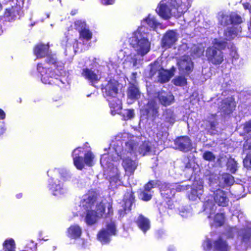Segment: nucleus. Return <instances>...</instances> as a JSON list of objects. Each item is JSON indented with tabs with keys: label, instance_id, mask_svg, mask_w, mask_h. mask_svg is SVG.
<instances>
[{
	"label": "nucleus",
	"instance_id": "obj_16",
	"mask_svg": "<svg viewBox=\"0 0 251 251\" xmlns=\"http://www.w3.org/2000/svg\"><path fill=\"white\" fill-rule=\"evenodd\" d=\"M177 39L176 32L173 30H169L162 37L161 43V47L166 49L170 48L175 44Z\"/></svg>",
	"mask_w": 251,
	"mask_h": 251
},
{
	"label": "nucleus",
	"instance_id": "obj_43",
	"mask_svg": "<svg viewBox=\"0 0 251 251\" xmlns=\"http://www.w3.org/2000/svg\"><path fill=\"white\" fill-rule=\"evenodd\" d=\"M174 84L176 86H182L187 84V79L183 76H178L173 79Z\"/></svg>",
	"mask_w": 251,
	"mask_h": 251
},
{
	"label": "nucleus",
	"instance_id": "obj_34",
	"mask_svg": "<svg viewBox=\"0 0 251 251\" xmlns=\"http://www.w3.org/2000/svg\"><path fill=\"white\" fill-rule=\"evenodd\" d=\"M150 69L149 71V75L151 77L154 76L157 72H159L162 67L161 66L160 63L157 60H155L150 64Z\"/></svg>",
	"mask_w": 251,
	"mask_h": 251
},
{
	"label": "nucleus",
	"instance_id": "obj_17",
	"mask_svg": "<svg viewBox=\"0 0 251 251\" xmlns=\"http://www.w3.org/2000/svg\"><path fill=\"white\" fill-rule=\"evenodd\" d=\"M227 195V192L221 189L216 190L213 193L215 202L220 206H228L229 200Z\"/></svg>",
	"mask_w": 251,
	"mask_h": 251
},
{
	"label": "nucleus",
	"instance_id": "obj_49",
	"mask_svg": "<svg viewBox=\"0 0 251 251\" xmlns=\"http://www.w3.org/2000/svg\"><path fill=\"white\" fill-rule=\"evenodd\" d=\"M243 130L245 133L247 134L251 132V120L246 122L244 124Z\"/></svg>",
	"mask_w": 251,
	"mask_h": 251
},
{
	"label": "nucleus",
	"instance_id": "obj_21",
	"mask_svg": "<svg viewBox=\"0 0 251 251\" xmlns=\"http://www.w3.org/2000/svg\"><path fill=\"white\" fill-rule=\"evenodd\" d=\"M160 103L163 106L170 105L174 100V96L171 93L161 90L157 93V96Z\"/></svg>",
	"mask_w": 251,
	"mask_h": 251
},
{
	"label": "nucleus",
	"instance_id": "obj_30",
	"mask_svg": "<svg viewBox=\"0 0 251 251\" xmlns=\"http://www.w3.org/2000/svg\"><path fill=\"white\" fill-rule=\"evenodd\" d=\"M241 242L248 246H251V229L243 230L241 234Z\"/></svg>",
	"mask_w": 251,
	"mask_h": 251
},
{
	"label": "nucleus",
	"instance_id": "obj_47",
	"mask_svg": "<svg viewBox=\"0 0 251 251\" xmlns=\"http://www.w3.org/2000/svg\"><path fill=\"white\" fill-rule=\"evenodd\" d=\"M251 150V136L247 137L243 145L244 151Z\"/></svg>",
	"mask_w": 251,
	"mask_h": 251
},
{
	"label": "nucleus",
	"instance_id": "obj_40",
	"mask_svg": "<svg viewBox=\"0 0 251 251\" xmlns=\"http://www.w3.org/2000/svg\"><path fill=\"white\" fill-rule=\"evenodd\" d=\"M164 115L165 122L173 125L175 122V118L173 111L170 109H166Z\"/></svg>",
	"mask_w": 251,
	"mask_h": 251
},
{
	"label": "nucleus",
	"instance_id": "obj_39",
	"mask_svg": "<svg viewBox=\"0 0 251 251\" xmlns=\"http://www.w3.org/2000/svg\"><path fill=\"white\" fill-rule=\"evenodd\" d=\"M158 80L161 83L167 82L170 79V77L168 74V71L163 68H162V69L159 70V72H158Z\"/></svg>",
	"mask_w": 251,
	"mask_h": 251
},
{
	"label": "nucleus",
	"instance_id": "obj_13",
	"mask_svg": "<svg viewBox=\"0 0 251 251\" xmlns=\"http://www.w3.org/2000/svg\"><path fill=\"white\" fill-rule=\"evenodd\" d=\"M116 229L114 222L110 220L106 223L105 228L101 230L98 235L99 240L103 244L107 243L110 241L111 236L116 234Z\"/></svg>",
	"mask_w": 251,
	"mask_h": 251
},
{
	"label": "nucleus",
	"instance_id": "obj_9",
	"mask_svg": "<svg viewBox=\"0 0 251 251\" xmlns=\"http://www.w3.org/2000/svg\"><path fill=\"white\" fill-rule=\"evenodd\" d=\"M72 155L74 165L78 170H81L85 165L92 166L94 164L95 155L90 151L84 153L83 149L78 148L74 150Z\"/></svg>",
	"mask_w": 251,
	"mask_h": 251
},
{
	"label": "nucleus",
	"instance_id": "obj_7",
	"mask_svg": "<svg viewBox=\"0 0 251 251\" xmlns=\"http://www.w3.org/2000/svg\"><path fill=\"white\" fill-rule=\"evenodd\" d=\"M128 42L130 46L136 51L137 55L143 57L151 50V42L140 31L134 32L129 38Z\"/></svg>",
	"mask_w": 251,
	"mask_h": 251
},
{
	"label": "nucleus",
	"instance_id": "obj_28",
	"mask_svg": "<svg viewBox=\"0 0 251 251\" xmlns=\"http://www.w3.org/2000/svg\"><path fill=\"white\" fill-rule=\"evenodd\" d=\"M140 97V92L138 88L134 84L129 86L127 91V98L134 101Z\"/></svg>",
	"mask_w": 251,
	"mask_h": 251
},
{
	"label": "nucleus",
	"instance_id": "obj_32",
	"mask_svg": "<svg viewBox=\"0 0 251 251\" xmlns=\"http://www.w3.org/2000/svg\"><path fill=\"white\" fill-rule=\"evenodd\" d=\"M148 25L152 28L156 29L160 24L156 20L155 18L151 16V14H149L147 17L143 20Z\"/></svg>",
	"mask_w": 251,
	"mask_h": 251
},
{
	"label": "nucleus",
	"instance_id": "obj_57",
	"mask_svg": "<svg viewBox=\"0 0 251 251\" xmlns=\"http://www.w3.org/2000/svg\"><path fill=\"white\" fill-rule=\"evenodd\" d=\"M5 118V113L3 110L0 109V120H3Z\"/></svg>",
	"mask_w": 251,
	"mask_h": 251
},
{
	"label": "nucleus",
	"instance_id": "obj_37",
	"mask_svg": "<svg viewBox=\"0 0 251 251\" xmlns=\"http://www.w3.org/2000/svg\"><path fill=\"white\" fill-rule=\"evenodd\" d=\"M242 22L243 20L241 16L235 12L230 13V25H238Z\"/></svg>",
	"mask_w": 251,
	"mask_h": 251
},
{
	"label": "nucleus",
	"instance_id": "obj_64",
	"mask_svg": "<svg viewBox=\"0 0 251 251\" xmlns=\"http://www.w3.org/2000/svg\"><path fill=\"white\" fill-rule=\"evenodd\" d=\"M122 119L125 120V116H124V115H123Z\"/></svg>",
	"mask_w": 251,
	"mask_h": 251
},
{
	"label": "nucleus",
	"instance_id": "obj_44",
	"mask_svg": "<svg viewBox=\"0 0 251 251\" xmlns=\"http://www.w3.org/2000/svg\"><path fill=\"white\" fill-rule=\"evenodd\" d=\"M202 158L209 162H213L216 159V156L212 151H206L203 152Z\"/></svg>",
	"mask_w": 251,
	"mask_h": 251
},
{
	"label": "nucleus",
	"instance_id": "obj_63",
	"mask_svg": "<svg viewBox=\"0 0 251 251\" xmlns=\"http://www.w3.org/2000/svg\"><path fill=\"white\" fill-rule=\"evenodd\" d=\"M1 9H2V6H1V3H0V11L1 10Z\"/></svg>",
	"mask_w": 251,
	"mask_h": 251
},
{
	"label": "nucleus",
	"instance_id": "obj_12",
	"mask_svg": "<svg viewBox=\"0 0 251 251\" xmlns=\"http://www.w3.org/2000/svg\"><path fill=\"white\" fill-rule=\"evenodd\" d=\"M158 180H151L146 183L143 188L139 190L138 193V198L140 200L148 201H150L152 197V189L156 187L157 185Z\"/></svg>",
	"mask_w": 251,
	"mask_h": 251
},
{
	"label": "nucleus",
	"instance_id": "obj_14",
	"mask_svg": "<svg viewBox=\"0 0 251 251\" xmlns=\"http://www.w3.org/2000/svg\"><path fill=\"white\" fill-rule=\"evenodd\" d=\"M174 144L176 149L184 152H188L192 149L191 140L187 136H181L176 137L174 140Z\"/></svg>",
	"mask_w": 251,
	"mask_h": 251
},
{
	"label": "nucleus",
	"instance_id": "obj_58",
	"mask_svg": "<svg viewBox=\"0 0 251 251\" xmlns=\"http://www.w3.org/2000/svg\"><path fill=\"white\" fill-rule=\"evenodd\" d=\"M132 77H131V79L132 80V82H135L136 81V75H137V73L136 72H135V73H133L132 74Z\"/></svg>",
	"mask_w": 251,
	"mask_h": 251
},
{
	"label": "nucleus",
	"instance_id": "obj_46",
	"mask_svg": "<svg viewBox=\"0 0 251 251\" xmlns=\"http://www.w3.org/2000/svg\"><path fill=\"white\" fill-rule=\"evenodd\" d=\"M243 163L245 167L248 170H251V152L247 153L243 160Z\"/></svg>",
	"mask_w": 251,
	"mask_h": 251
},
{
	"label": "nucleus",
	"instance_id": "obj_6",
	"mask_svg": "<svg viewBox=\"0 0 251 251\" xmlns=\"http://www.w3.org/2000/svg\"><path fill=\"white\" fill-rule=\"evenodd\" d=\"M111 158L108 154H104L100 159V164L104 170V175L108 177L112 188H114L121 185L119 170L113 166Z\"/></svg>",
	"mask_w": 251,
	"mask_h": 251
},
{
	"label": "nucleus",
	"instance_id": "obj_36",
	"mask_svg": "<svg viewBox=\"0 0 251 251\" xmlns=\"http://www.w3.org/2000/svg\"><path fill=\"white\" fill-rule=\"evenodd\" d=\"M225 215L224 213H217L214 217V223L217 226H221L225 222Z\"/></svg>",
	"mask_w": 251,
	"mask_h": 251
},
{
	"label": "nucleus",
	"instance_id": "obj_15",
	"mask_svg": "<svg viewBox=\"0 0 251 251\" xmlns=\"http://www.w3.org/2000/svg\"><path fill=\"white\" fill-rule=\"evenodd\" d=\"M193 188L188 195V199L192 201H196L197 198L200 199L203 192V185L202 180L194 179L193 182Z\"/></svg>",
	"mask_w": 251,
	"mask_h": 251
},
{
	"label": "nucleus",
	"instance_id": "obj_52",
	"mask_svg": "<svg viewBox=\"0 0 251 251\" xmlns=\"http://www.w3.org/2000/svg\"><path fill=\"white\" fill-rule=\"evenodd\" d=\"M175 189V192H180L181 191H183L187 189V188H186V186H183V185H179L176 187V188Z\"/></svg>",
	"mask_w": 251,
	"mask_h": 251
},
{
	"label": "nucleus",
	"instance_id": "obj_45",
	"mask_svg": "<svg viewBox=\"0 0 251 251\" xmlns=\"http://www.w3.org/2000/svg\"><path fill=\"white\" fill-rule=\"evenodd\" d=\"M227 166L231 173L234 174L237 170V163L234 159H230L228 161Z\"/></svg>",
	"mask_w": 251,
	"mask_h": 251
},
{
	"label": "nucleus",
	"instance_id": "obj_1",
	"mask_svg": "<svg viewBox=\"0 0 251 251\" xmlns=\"http://www.w3.org/2000/svg\"><path fill=\"white\" fill-rule=\"evenodd\" d=\"M49 47L46 45H38L36 46L34 50L35 55L37 58H42L46 56L47 61L48 64H51L55 68V71L52 72V68L47 69L46 64L39 63L37 65V71L40 74L41 79L43 83L45 84L54 83L58 84V81H62L59 79L60 76L66 75V72L64 71V66L61 62H57L56 66L55 65L56 59L54 55L48 54Z\"/></svg>",
	"mask_w": 251,
	"mask_h": 251
},
{
	"label": "nucleus",
	"instance_id": "obj_38",
	"mask_svg": "<svg viewBox=\"0 0 251 251\" xmlns=\"http://www.w3.org/2000/svg\"><path fill=\"white\" fill-rule=\"evenodd\" d=\"M15 243L13 239H7L3 243V249L5 251H15Z\"/></svg>",
	"mask_w": 251,
	"mask_h": 251
},
{
	"label": "nucleus",
	"instance_id": "obj_62",
	"mask_svg": "<svg viewBox=\"0 0 251 251\" xmlns=\"http://www.w3.org/2000/svg\"><path fill=\"white\" fill-rule=\"evenodd\" d=\"M21 197H22V195H21V194H18V195H17V197L18 198H21Z\"/></svg>",
	"mask_w": 251,
	"mask_h": 251
},
{
	"label": "nucleus",
	"instance_id": "obj_18",
	"mask_svg": "<svg viewBox=\"0 0 251 251\" xmlns=\"http://www.w3.org/2000/svg\"><path fill=\"white\" fill-rule=\"evenodd\" d=\"M158 180L157 186L160 189L161 196L166 199H171L174 197L175 194V189L172 185L166 183H159Z\"/></svg>",
	"mask_w": 251,
	"mask_h": 251
},
{
	"label": "nucleus",
	"instance_id": "obj_2",
	"mask_svg": "<svg viewBox=\"0 0 251 251\" xmlns=\"http://www.w3.org/2000/svg\"><path fill=\"white\" fill-rule=\"evenodd\" d=\"M80 206L87 212L85 222L90 225L95 224L99 218L102 216L106 207L107 208V214L110 215L113 211L110 203L96 202V197L94 192H89L83 196Z\"/></svg>",
	"mask_w": 251,
	"mask_h": 251
},
{
	"label": "nucleus",
	"instance_id": "obj_22",
	"mask_svg": "<svg viewBox=\"0 0 251 251\" xmlns=\"http://www.w3.org/2000/svg\"><path fill=\"white\" fill-rule=\"evenodd\" d=\"M50 185V189L53 195L59 196L67 193V189L59 180H55Z\"/></svg>",
	"mask_w": 251,
	"mask_h": 251
},
{
	"label": "nucleus",
	"instance_id": "obj_41",
	"mask_svg": "<svg viewBox=\"0 0 251 251\" xmlns=\"http://www.w3.org/2000/svg\"><path fill=\"white\" fill-rule=\"evenodd\" d=\"M80 38L86 41H89L92 37V33L88 28H84L80 30Z\"/></svg>",
	"mask_w": 251,
	"mask_h": 251
},
{
	"label": "nucleus",
	"instance_id": "obj_19",
	"mask_svg": "<svg viewBox=\"0 0 251 251\" xmlns=\"http://www.w3.org/2000/svg\"><path fill=\"white\" fill-rule=\"evenodd\" d=\"M9 3L10 6L6 8L4 14V17L5 20L11 21L14 20L18 15L20 6L17 5L14 0L10 1Z\"/></svg>",
	"mask_w": 251,
	"mask_h": 251
},
{
	"label": "nucleus",
	"instance_id": "obj_20",
	"mask_svg": "<svg viewBox=\"0 0 251 251\" xmlns=\"http://www.w3.org/2000/svg\"><path fill=\"white\" fill-rule=\"evenodd\" d=\"M236 102L233 97H228L222 101L221 109L224 114L229 115L235 110Z\"/></svg>",
	"mask_w": 251,
	"mask_h": 251
},
{
	"label": "nucleus",
	"instance_id": "obj_35",
	"mask_svg": "<svg viewBox=\"0 0 251 251\" xmlns=\"http://www.w3.org/2000/svg\"><path fill=\"white\" fill-rule=\"evenodd\" d=\"M224 35L226 40H232L237 35L236 29L233 27H227L224 31Z\"/></svg>",
	"mask_w": 251,
	"mask_h": 251
},
{
	"label": "nucleus",
	"instance_id": "obj_50",
	"mask_svg": "<svg viewBox=\"0 0 251 251\" xmlns=\"http://www.w3.org/2000/svg\"><path fill=\"white\" fill-rule=\"evenodd\" d=\"M235 228H229L227 231V235L228 238H233L234 235V230Z\"/></svg>",
	"mask_w": 251,
	"mask_h": 251
},
{
	"label": "nucleus",
	"instance_id": "obj_23",
	"mask_svg": "<svg viewBox=\"0 0 251 251\" xmlns=\"http://www.w3.org/2000/svg\"><path fill=\"white\" fill-rule=\"evenodd\" d=\"M138 227L144 233H146L150 228V221L149 219L140 214L135 222Z\"/></svg>",
	"mask_w": 251,
	"mask_h": 251
},
{
	"label": "nucleus",
	"instance_id": "obj_55",
	"mask_svg": "<svg viewBox=\"0 0 251 251\" xmlns=\"http://www.w3.org/2000/svg\"><path fill=\"white\" fill-rule=\"evenodd\" d=\"M101 1L103 4L108 5L112 4L114 2V0H101Z\"/></svg>",
	"mask_w": 251,
	"mask_h": 251
},
{
	"label": "nucleus",
	"instance_id": "obj_5",
	"mask_svg": "<svg viewBox=\"0 0 251 251\" xmlns=\"http://www.w3.org/2000/svg\"><path fill=\"white\" fill-rule=\"evenodd\" d=\"M181 1L178 2L176 0H162L158 3L155 10L158 15L165 20H168L171 18L172 11L175 10L178 13L183 14L186 11L185 6Z\"/></svg>",
	"mask_w": 251,
	"mask_h": 251
},
{
	"label": "nucleus",
	"instance_id": "obj_59",
	"mask_svg": "<svg viewBox=\"0 0 251 251\" xmlns=\"http://www.w3.org/2000/svg\"><path fill=\"white\" fill-rule=\"evenodd\" d=\"M137 58H133V64L134 66H135L137 64Z\"/></svg>",
	"mask_w": 251,
	"mask_h": 251
},
{
	"label": "nucleus",
	"instance_id": "obj_31",
	"mask_svg": "<svg viewBox=\"0 0 251 251\" xmlns=\"http://www.w3.org/2000/svg\"><path fill=\"white\" fill-rule=\"evenodd\" d=\"M218 20L219 24L224 26L230 25V14H227L223 12L218 14Z\"/></svg>",
	"mask_w": 251,
	"mask_h": 251
},
{
	"label": "nucleus",
	"instance_id": "obj_26",
	"mask_svg": "<svg viewBox=\"0 0 251 251\" xmlns=\"http://www.w3.org/2000/svg\"><path fill=\"white\" fill-rule=\"evenodd\" d=\"M82 233L81 228L77 225L71 226L67 230V236L72 239H77L80 237Z\"/></svg>",
	"mask_w": 251,
	"mask_h": 251
},
{
	"label": "nucleus",
	"instance_id": "obj_54",
	"mask_svg": "<svg viewBox=\"0 0 251 251\" xmlns=\"http://www.w3.org/2000/svg\"><path fill=\"white\" fill-rule=\"evenodd\" d=\"M134 115V110L133 109H128V111H127V117H128L129 118H132V117H133Z\"/></svg>",
	"mask_w": 251,
	"mask_h": 251
},
{
	"label": "nucleus",
	"instance_id": "obj_10",
	"mask_svg": "<svg viewBox=\"0 0 251 251\" xmlns=\"http://www.w3.org/2000/svg\"><path fill=\"white\" fill-rule=\"evenodd\" d=\"M203 247L204 251H212V248L215 251H230V246L227 241L222 236L218 237L212 242L208 239L205 240Z\"/></svg>",
	"mask_w": 251,
	"mask_h": 251
},
{
	"label": "nucleus",
	"instance_id": "obj_8",
	"mask_svg": "<svg viewBox=\"0 0 251 251\" xmlns=\"http://www.w3.org/2000/svg\"><path fill=\"white\" fill-rule=\"evenodd\" d=\"M126 151L136 156L137 154L146 155L151 151V146L148 141H141V139L132 136L126 142Z\"/></svg>",
	"mask_w": 251,
	"mask_h": 251
},
{
	"label": "nucleus",
	"instance_id": "obj_48",
	"mask_svg": "<svg viewBox=\"0 0 251 251\" xmlns=\"http://www.w3.org/2000/svg\"><path fill=\"white\" fill-rule=\"evenodd\" d=\"M75 27L77 30H78L79 32L80 31V30L87 27L85 22L82 20H77L75 21Z\"/></svg>",
	"mask_w": 251,
	"mask_h": 251
},
{
	"label": "nucleus",
	"instance_id": "obj_29",
	"mask_svg": "<svg viewBox=\"0 0 251 251\" xmlns=\"http://www.w3.org/2000/svg\"><path fill=\"white\" fill-rule=\"evenodd\" d=\"M203 211L209 212V215L208 217L210 218L211 215L215 213L216 210V206L215 205L211 200L208 199L204 201L203 204Z\"/></svg>",
	"mask_w": 251,
	"mask_h": 251
},
{
	"label": "nucleus",
	"instance_id": "obj_27",
	"mask_svg": "<svg viewBox=\"0 0 251 251\" xmlns=\"http://www.w3.org/2000/svg\"><path fill=\"white\" fill-rule=\"evenodd\" d=\"M135 192H133L131 188L126 189V209L130 211L132 205L135 207Z\"/></svg>",
	"mask_w": 251,
	"mask_h": 251
},
{
	"label": "nucleus",
	"instance_id": "obj_4",
	"mask_svg": "<svg viewBox=\"0 0 251 251\" xmlns=\"http://www.w3.org/2000/svg\"><path fill=\"white\" fill-rule=\"evenodd\" d=\"M227 42L225 41H219L214 39L212 46L208 47L205 51V57L209 64L214 65H220L225 60L223 50L226 49Z\"/></svg>",
	"mask_w": 251,
	"mask_h": 251
},
{
	"label": "nucleus",
	"instance_id": "obj_61",
	"mask_svg": "<svg viewBox=\"0 0 251 251\" xmlns=\"http://www.w3.org/2000/svg\"><path fill=\"white\" fill-rule=\"evenodd\" d=\"M52 173V172H51V171H49V172H48V176L52 175V173Z\"/></svg>",
	"mask_w": 251,
	"mask_h": 251
},
{
	"label": "nucleus",
	"instance_id": "obj_25",
	"mask_svg": "<svg viewBox=\"0 0 251 251\" xmlns=\"http://www.w3.org/2000/svg\"><path fill=\"white\" fill-rule=\"evenodd\" d=\"M81 74L84 77L91 81H97L100 77L98 71L96 73L89 68L83 69Z\"/></svg>",
	"mask_w": 251,
	"mask_h": 251
},
{
	"label": "nucleus",
	"instance_id": "obj_11",
	"mask_svg": "<svg viewBox=\"0 0 251 251\" xmlns=\"http://www.w3.org/2000/svg\"><path fill=\"white\" fill-rule=\"evenodd\" d=\"M177 66L179 71L185 75H189L193 70L194 63L188 55H183L177 61Z\"/></svg>",
	"mask_w": 251,
	"mask_h": 251
},
{
	"label": "nucleus",
	"instance_id": "obj_42",
	"mask_svg": "<svg viewBox=\"0 0 251 251\" xmlns=\"http://www.w3.org/2000/svg\"><path fill=\"white\" fill-rule=\"evenodd\" d=\"M222 179H223L224 183L227 186H231L234 183V178L230 174L225 173L222 176Z\"/></svg>",
	"mask_w": 251,
	"mask_h": 251
},
{
	"label": "nucleus",
	"instance_id": "obj_3",
	"mask_svg": "<svg viewBox=\"0 0 251 251\" xmlns=\"http://www.w3.org/2000/svg\"><path fill=\"white\" fill-rule=\"evenodd\" d=\"M123 86L115 80H111L102 89L104 96L109 102L111 113L113 115L121 114L122 100L124 94L122 91Z\"/></svg>",
	"mask_w": 251,
	"mask_h": 251
},
{
	"label": "nucleus",
	"instance_id": "obj_24",
	"mask_svg": "<svg viewBox=\"0 0 251 251\" xmlns=\"http://www.w3.org/2000/svg\"><path fill=\"white\" fill-rule=\"evenodd\" d=\"M159 107L154 100H150L146 104L145 111L148 114H151L152 117H155L158 115Z\"/></svg>",
	"mask_w": 251,
	"mask_h": 251
},
{
	"label": "nucleus",
	"instance_id": "obj_33",
	"mask_svg": "<svg viewBox=\"0 0 251 251\" xmlns=\"http://www.w3.org/2000/svg\"><path fill=\"white\" fill-rule=\"evenodd\" d=\"M137 164L135 160L126 158V175H132L136 169Z\"/></svg>",
	"mask_w": 251,
	"mask_h": 251
},
{
	"label": "nucleus",
	"instance_id": "obj_60",
	"mask_svg": "<svg viewBox=\"0 0 251 251\" xmlns=\"http://www.w3.org/2000/svg\"><path fill=\"white\" fill-rule=\"evenodd\" d=\"M120 215L121 216L124 217L125 216V212H124L123 213H120Z\"/></svg>",
	"mask_w": 251,
	"mask_h": 251
},
{
	"label": "nucleus",
	"instance_id": "obj_51",
	"mask_svg": "<svg viewBox=\"0 0 251 251\" xmlns=\"http://www.w3.org/2000/svg\"><path fill=\"white\" fill-rule=\"evenodd\" d=\"M121 146H119L118 144L116 147L115 148V151L117 152V154L121 156L122 155V152L123 151V147L122 146V144H121Z\"/></svg>",
	"mask_w": 251,
	"mask_h": 251
},
{
	"label": "nucleus",
	"instance_id": "obj_56",
	"mask_svg": "<svg viewBox=\"0 0 251 251\" xmlns=\"http://www.w3.org/2000/svg\"><path fill=\"white\" fill-rule=\"evenodd\" d=\"M217 123L215 121H211L209 123L210 128L212 130H214L215 129L216 126L217 125Z\"/></svg>",
	"mask_w": 251,
	"mask_h": 251
},
{
	"label": "nucleus",
	"instance_id": "obj_53",
	"mask_svg": "<svg viewBox=\"0 0 251 251\" xmlns=\"http://www.w3.org/2000/svg\"><path fill=\"white\" fill-rule=\"evenodd\" d=\"M5 131L4 124L0 122V135L2 134Z\"/></svg>",
	"mask_w": 251,
	"mask_h": 251
}]
</instances>
